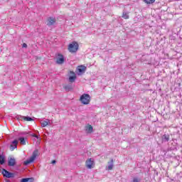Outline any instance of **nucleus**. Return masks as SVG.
Here are the masks:
<instances>
[{"mask_svg": "<svg viewBox=\"0 0 182 182\" xmlns=\"http://www.w3.org/2000/svg\"><path fill=\"white\" fill-rule=\"evenodd\" d=\"M38 150L34 151L32 154V156L28 159L24 161V166H28V164H31V163H33V161H35V159L38 156Z\"/></svg>", "mask_w": 182, "mask_h": 182, "instance_id": "nucleus-1", "label": "nucleus"}, {"mask_svg": "<svg viewBox=\"0 0 182 182\" xmlns=\"http://www.w3.org/2000/svg\"><path fill=\"white\" fill-rule=\"evenodd\" d=\"M77 49H79V44L77 42L74 41L68 46V50L71 53H75L77 52Z\"/></svg>", "mask_w": 182, "mask_h": 182, "instance_id": "nucleus-2", "label": "nucleus"}, {"mask_svg": "<svg viewBox=\"0 0 182 182\" xmlns=\"http://www.w3.org/2000/svg\"><path fill=\"white\" fill-rule=\"evenodd\" d=\"M80 100L82 105H89V103H90V95L88 94H83L80 97Z\"/></svg>", "mask_w": 182, "mask_h": 182, "instance_id": "nucleus-3", "label": "nucleus"}, {"mask_svg": "<svg viewBox=\"0 0 182 182\" xmlns=\"http://www.w3.org/2000/svg\"><path fill=\"white\" fill-rule=\"evenodd\" d=\"M85 166L87 168H93V167H95V161L92 158L87 159L85 161Z\"/></svg>", "mask_w": 182, "mask_h": 182, "instance_id": "nucleus-4", "label": "nucleus"}, {"mask_svg": "<svg viewBox=\"0 0 182 182\" xmlns=\"http://www.w3.org/2000/svg\"><path fill=\"white\" fill-rule=\"evenodd\" d=\"M2 174L4 177H6V178H14V177H15V174L14 173H11L4 168L2 170Z\"/></svg>", "mask_w": 182, "mask_h": 182, "instance_id": "nucleus-5", "label": "nucleus"}, {"mask_svg": "<svg viewBox=\"0 0 182 182\" xmlns=\"http://www.w3.org/2000/svg\"><path fill=\"white\" fill-rule=\"evenodd\" d=\"M56 23V18L55 17H48L47 18V26H53Z\"/></svg>", "mask_w": 182, "mask_h": 182, "instance_id": "nucleus-6", "label": "nucleus"}, {"mask_svg": "<svg viewBox=\"0 0 182 182\" xmlns=\"http://www.w3.org/2000/svg\"><path fill=\"white\" fill-rule=\"evenodd\" d=\"M18 139H15L14 141H13L10 145V150L11 151H14L15 149H16L18 147Z\"/></svg>", "mask_w": 182, "mask_h": 182, "instance_id": "nucleus-7", "label": "nucleus"}, {"mask_svg": "<svg viewBox=\"0 0 182 182\" xmlns=\"http://www.w3.org/2000/svg\"><path fill=\"white\" fill-rule=\"evenodd\" d=\"M16 165V159H15V158L9 159L8 166H9V167H14Z\"/></svg>", "mask_w": 182, "mask_h": 182, "instance_id": "nucleus-8", "label": "nucleus"}, {"mask_svg": "<svg viewBox=\"0 0 182 182\" xmlns=\"http://www.w3.org/2000/svg\"><path fill=\"white\" fill-rule=\"evenodd\" d=\"M70 76L69 77V81L70 82V83H73V82L76 80V74H75V72L70 71Z\"/></svg>", "mask_w": 182, "mask_h": 182, "instance_id": "nucleus-9", "label": "nucleus"}, {"mask_svg": "<svg viewBox=\"0 0 182 182\" xmlns=\"http://www.w3.org/2000/svg\"><path fill=\"white\" fill-rule=\"evenodd\" d=\"M63 62H65V58H63V55L61 54H58V57L57 58L56 63H58V65H62V63H63Z\"/></svg>", "mask_w": 182, "mask_h": 182, "instance_id": "nucleus-10", "label": "nucleus"}, {"mask_svg": "<svg viewBox=\"0 0 182 182\" xmlns=\"http://www.w3.org/2000/svg\"><path fill=\"white\" fill-rule=\"evenodd\" d=\"M77 70L78 72V75H82V73H85V72L86 71V67L83 65H80L77 67Z\"/></svg>", "mask_w": 182, "mask_h": 182, "instance_id": "nucleus-11", "label": "nucleus"}, {"mask_svg": "<svg viewBox=\"0 0 182 182\" xmlns=\"http://www.w3.org/2000/svg\"><path fill=\"white\" fill-rule=\"evenodd\" d=\"M41 123L42 127H46V126H48L50 123V121L49 119H46L44 121H41Z\"/></svg>", "mask_w": 182, "mask_h": 182, "instance_id": "nucleus-12", "label": "nucleus"}, {"mask_svg": "<svg viewBox=\"0 0 182 182\" xmlns=\"http://www.w3.org/2000/svg\"><path fill=\"white\" fill-rule=\"evenodd\" d=\"M85 131L87 133H92L93 132V127L92 125H87L85 127Z\"/></svg>", "mask_w": 182, "mask_h": 182, "instance_id": "nucleus-13", "label": "nucleus"}, {"mask_svg": "<svg viewBox=\"0 0 182 182\" xmlns=\"http://www.w3.org/2000/svg\"><path fill=\"white\" fill-rule=\"evenodd\" d=\"M108 166L107 167L106 170H113V159H111V161L108 162Z\"/></svg>", "mask_w": 182, "mask_h": 182, "instance_id": "nucleus-14", "label": "nucleus"}, {"mask_svg": "<svg viewBox=\"0 0 182 182\" xmlns=\"http://www.w3.org/2000/svg\"><path fill=\"white\" fill-rule=\"evenodd\" d=\"M21 182H33V178H22Z\"/></svg>", "mask_w": 182, "mask_h": 182, "instance_id": "nucleus-15", "label": "nucleus"}, {"mask_svg": "<svg viewBox=\"0 0 182 182\" xmlns=\"http://www.w3.org/2000/svg\"><path fill=\"white\" fill-rule=\"evenodd\" d=\"M162 140L164 141H168L170 140V135L168 134H164L162 136Z\"/></svg>", "mask_w": 182, "mask_h": 182, "instance_id": "nucleus-16", "label": "nucleus"}, {"mask_svg": "<svg viewBox=\"0 0 182 182\" xmlns=\"http://www.w3.org/2000/svg\"><path fill=\"white\" fill-rule=\"evenodd\" d=\"M18 140L20 141V144H22L23 146H25V144H26V141H25V138L20 137Z\"/></svg>", "mask_w": 182, "mask_h": 182, "instance_id": "nucleus-17", "label": "nucleus"}, {"mask_svg": "<svg viewBox=\"0 0 182 182\" xmlns=\"http://www.w3.org/2000/svg\"><path fill=\"white\" fill-rule=\"evenodd\" d=\"M0 164L3 165L5 164V156L0 155Z\"/></svg>", "mask_w": 182, "mask_h": 182, "instance_id": "nucleus-18", "label": "nucleus"}, {"mask_svg": "<svg viewBox=\"0 0 182 182\" xmlns=\"http://www.w3.org/2000/svg\"><path fill=\"white\" fill-rule=\"evenodd\" d=\"M122 18H124V19H129V18H130L129 16V13L124 11L122 13Z\"/></svg>", "mask_w": 182, "mask_h": 182, "instance_id": "nucleus-19", "label": "nucleus"}, {"mask_svg": "<svg viewBox=\"0 0 182 182\" xmlns=\"http://www.w3.org/2000/svg\"><path fill=\"white\" fill-rule=\"evenodd\" d=\"M155 1H156V0H144V2H145V4H147L148 5L154 4Z\"/></svg>", "mask_w": 182, "mask_h": 182, "instance_id": "nucleus-20", "label": "nucleus"}, {"mask_svg": "<svg viewBox=\"0 0 182 182\" xmlns=\"http://www.w3.org/2000/svg\"><path fill=\"white\" fill-rule=\"evenodd\" d=\"M22 119H23L25 122H32V120H33L31 117H22Z\"/></svg>", "mask_w": 182, "mask_h": 182, "instance_id": "nucleus-21", "label": "nucleus"}, {"mask_svg": "<svg viewBox=\"0 0 182 182\" xmlns=\"http://www.w3.org/2000/svg\"><path fill=\"white\" fill-rule=\"evenodd\" d=\"M64 89L66 90V92H70V90H72L73 87H72V85H65Z\"/></svg>", "mask_w": 182, "mask_h": 182, "instance_id": "nucleus-22", "label": "nucleus"}, {"mask_svg": "<svg viewBox=\"0 0 182 182\" xmlns=\"http://www.w3.org/2000/svg\"><path fill=\"white\" fill-rule=\"evenodd\" d=\"M31 136H32V137H36V139H39V136H38V135H36L35 134H32Z\"/></svg>", "mask_w": 182, "mask_h": 182, "instance_id": "nucleus-23", "label": "nucleus"}, {"mask_svg": "<svg viewBox=\"0 0 182 182\" xmlns=\"http://www.w3.org/2000/svg\"><path fill=\"white\" fill-rule=\"evenodd\" d=\"M22 48H28V45L26 43H23Z\"/></svg>", "mask_w": 182, "mask_h": 182, "instance_id": "nucleus-24", "label": "nucleus"}, {"mask_svg": "<svg viewBox=\"0 0 182 182\" xmlns=\"http://www.w3.org/2000/svg\"><path fill=\"white\" fill-rule=\"evenodd\" d=\"M51 164H56V161L55 160H53L51 161Z\"/></svg>", "mask_w": 182, "mask_h": 182, "instance_id": "nucleus-25", "label": "nucleus"}]
</instances>
